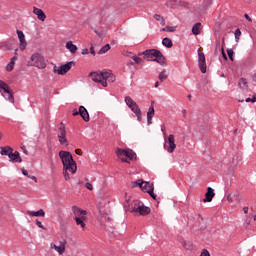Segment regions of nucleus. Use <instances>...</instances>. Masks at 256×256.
I'll return each mask as SVG.
<instances>
[{"label": "nucleus", "mask_w": 256, "mask_h": 256, "mask_svg": "<svg viewBox=\"0 0 256 256\" xmlns=\"http://www.w3.org/2000/svg\"><path fill=\"white\" fill-rule=\"evenodd\" d=\"M89 77L95 83H100L102 87H107L108 83H115V75L110 71L91 72Z\"/></svg>", "instance_id": "f257e3e1"}, {"label": "nucleus", "mask_w": 256, "mask_h": 256, "mask_svg": "<svg viewBox=\"0 0 256 256\" xmlns=\"http://www.w3.org/2000/svg\"><path fill=\"white\" fill-rule=\"evenodd\" d=\"M59 157L63 164V169L69 170V172L72 174L77 173V163L73 159V155H71V152L61 150L59 152Z\"/></svg>", "instance_id": "f03ea898"}, {"label": "nucleus", "mask_w": 256, "mask_h": 256, "mask_svg": "<svg viewBox=\"0 0 256 256\" xmlns=\"http://www.w3.org/2000/svg\"><path fill=\"white\" fill-rule=\"evenodd\" d=\"M138 55H144L147 61H156V63H158L162 67H165V65H167V63L165 62V56H163V53H161V51L157 49H148L139 53Z\"/></svg>", "instance_id": "7ed1b4c3"}, {"label": "nucleus", "mask_w": 256, "mask_h": 256, "mask_svg": "<svg viewBox=\"0 0 256 256\" xmlns=\"http://www.w3.org/2000/svg\"><path fill=\"white\" fill-rule=\"evenodd\" d=\"M72 212L75 215V221H76V225H79L81 227V229H85L86 224L85 221H87V211L77 207V206H73L72 207Z\"/></svg>", "instance_id": "20e7f679"}, {"label": "nucleus", "mask_w": 256, "mask_h": 256, "mask_svg": "<svg viewBox=\"0 0 256 256\" xmlns=\"http://www.w3.org/2000/svg\"><path fill=\"white\" fill-rule=\"evenodd\" d=\"M28 67H37L38 69H45L47 67V63H45V58L40 53H34L30 57V61H28Z\"/></svg>", "instance_id": "39448f33"}, {"label": "nucleus", "mask_w": 256, "mask_h": 256, "mask_svg": "<svg viewBox=\"0 0 256 256\" xmlns=\"http://www.w3.org/2000/svg\"><path fill=\"white\" fill-rule=\"evenodd\" d=\"M116 155H117V157H119V159H121V157H127L131 161H133V159H137V154L135 152H133V150H131V149L118 148L116 150Z\"/></svg>", "instance_id": "423d86ee"}, {"label": "nucleus", "mask_w": 256, "mask_h": 256, "mask_svg": "<svg viewBox=\"0 0 256 256\" xmlns=\"http://www.w3.org/2000/svg\"><path fill=\"white\" fill-rule=\"evenodd\" d=\"M75 67V61H70L66 64L61 65L57 68V66L54 67V73H57L58 75H65L69 71H71V68Z\"/></svg>", "instance_id": "0eeeda50"}, {"label": "nucleus", "mask_w": 256, "mask_h": 256, "mask_svg": "<svg viewBox=\"0 0 256 256\" xmlns=\"http://www.w3.org/2000/svg\"><path fill=\"white\" fill-rule=\"evenodd\" d=\"M58 141L60 145H64V147L69 145V141L67 140V131L65 130V125L63 123H61L59 127Z\"/></svg>", "instance_id": "6e6552de"}, {"label": "nucleus", "mask_w": 256, "mask_h": 256, "mask_svg": "<svg viewBox=\"0 0 256 256\" xmlns=\"http://www.w3.org/2000/svg\"><path fill=\"white\" fill-rule=\"evenodd\" d=\"M0 92L2 97H5L7 101L10 103H15V97H13V91L11 90V86H9V84L5 86Z\"/></svg>", "instance_id": "1a4fd4ad"}, {"label": "nucleus", "mask_w": 256, "mask_h": 256, "mask_svg": "<svg viewBox=\"0 0 256 256\" xmlns=\"http://www.w3.org/2000/svg\"><path fill=\"white\" fill-rule=\"evenodd\" d=\"M198 65L201 73H207V62L205 61V54L198 50Z\"/></svg>", "instance_id": "9d476101"}, {"label": "nucleus", "mask_w": 256, "mask_h": 256, "mask_svg": "<svg viewBox=\"0 0 256 256\" xmlns=\"http://www.w3.org/2000/svg\"><path fill=\"white\" fill-rule=\"evenodd\" d=\"M124 101L126 105H128L129 109L133 111V113H139V111H141V108H139V105H137V102L133 101L131 96H126Z\"/></svg>", "instance_id": "9b49d317"}, {"label": "nucleus", "mask_w": 256, "mask_h": 256, "mask_svg": "<svg viewBox=\"0 0 256 256\" xmlns=\"http://www.w3.org/2000/svg\"><path fill=\"white\" fill-rule=\"evenodd\" d=\"M16 33L18 35V39L20 43L19 44L20 50L25 51V49H27V40H25V34L21 30H17Z\"/></svg>", "instance_id": "f8f14e48"}, {"label": "nucleus", "mask_w": 256, "mask_h": 256, "mask_svg": "<svg viewBox=\"0 0 256 256\" xmlns=\"http://www.w3.org/2000/svg\"><path fill=\"white\" fill-rule=\"evenodd\" d=\"M8 158L10 163H23V159L21 158L19 151H11Z\"/></svg>", "instance_id": "ddd939ff"}, {"label": "nucleus", "mask_w": 256, "mask_h": 256, "mask_svg": "<svg viewBox=\"0 0 256 256\" xmlns=\"http://www.w3.org/2000/svg\"><path fill=\"white\" fill-rule=\"evenodd\" d=\"M153 117H155V102L152 101L147 112V123L151 125L153 123Z\"/></svg>", "instance_id": "4468645a"}, {"label": "nucleus", "mask_w": 256, "mask_h": 256, "mask_svg": "<svg viewBox=\"0 0 256 256\" xmlns=\"http://www.w3.org/2000/svg\"><path fill=\"white\" fill-rule=\"evenodd\" d=\"M32 13L37 16L38 21L43 22L45 21V19H47V15L45 14V12H43L41 8L34 6Z\"/></svg>", "instance_id": "2eb2a0df"}, {"label": "nucleus", "mask_w": 256, "mask_h": 256, "mask_svg": "<svg viewBox=\"0 0 256 256\" xmlns=\"http://www.w3.org/2000/svg\"><path fill=\"white\" fill-rule=\"evenodd\" d=\"M177 149V144H175V136L173 134H170L168 136V153H173Z\"/></svg>", "instance_id": "dca6fc26"}, {"label": "nucleus", "mask_w": 256, "mask_h": 256, "mask_svg": "<svg viewBox=\"0 0 256 256\" xmlns=\"http://www.w3.org/2000/svg\"><path fill=\"white\" fill-rule=\"evenodd\" d=\"M50 247L51 249H55L59 255H63V253H65L66 245L63 241H60L58 246L56 244L51 243Z\"/></svg>", "instance_id": "f3484780"}, {"label": "nucleus", "mask_w": 256, "mask_h": 256, "mask_svg": "<svg viewBox=\"0 0 256 256\" xmlns=\"http://www.w3.org/2000/svg\"><path fill=\"white\" fill-rule=\"evenodd\" d=\"M213 197H215V190H213L211 187H208L205 198L203 199V203H211L213 201Z\"/></svg>", "instance_id": "a211bd4d"}, {"label": "nucleus", "mask_w": 256, "mask_h": 256, "mask_svg": "<svg viewBox=\"0 0 256 256\" xmlns=\"http://www.w3.org/2000/svg\"><path fill=\"white\" fill-rule=\"evenodd\" d=\"M79 115L82 117L83 121L86 123L89 122V112L87 111V108L85 106L79 107Z\"/></svg>", "instance_id": "6ab92c4d"}, {"label": "nucleus", "mask_w": 256, "mask_h": 256, "mask_svg": "<svg viewBox=\"0 0 256 256\" xmlns=\"http://www.w3.org/2000/svg\"><path fill=\"white\" fill-rule=\"evenodd\" d=\"M140 189H142V191H145V193H152L154 187H153V184L142 181V186Z\"/></svg>", "instance_id": "aec40b11"}, {"label": "nucleus", "mask_w": 256, "mask_h": 256, "mask_svg": "<svg viewBox=\"0 0 256 256\" xmlns=\"http://www.w3.org/2000/svg\"><path fill=\"white\" fill-rule=\"evenodd\" d=\"M26 213L30 217H44L45 216V211L43 209H40L38 211H27Z\"/></svg>", "instance_id": "412c9836"}, {"label": "nucleus", "mask_w": 256, "mask_h": 256, "mask_svg": "<svg viewBox=\"0 0 256 256\" xmlns=\"http://www.w3.org/2000/svg\"><path fill=\"white\" fill-rule=\"evenodd\" d=\"M138 213L142 216L149 215V213H151V208L142 204L140 207H138Z\"/></svg>", "instance_id": "4be33fe9"}, {"label": "nucleus", "mask_w": 256, "mask_h": 256, "mask_svg": "<svg viewBox=\"0 0 256 256\" xmlns=\"http://www.w3.org/2000/svg\"><path fill=\"white\" fill-rule=\"evenodd\" d=\"M66 49L70 51V53L75 54L77 53V45L73 44V41L66 42Z\"/></svg>", "instance_id": "5701e85b"}, {"label": "nucleus", "mask_w": 256, "mask_h": 256, "mask_svg": "<svg viewBox=\"0 0 256 256\" xmlns=\"http://www.w3.org/2000/svg\"><path fill=\"white\" fill-rule=\"evenodd\" d=\"M11 151H13V148H11V146L0 147V155H6L7 157H9V155H11Z\"/></svg>", "instance_id": "b1692460"}, {"label": "nucleus", "mask_w": 256, "mask_h": 256, "mask_svg": "<svg viewBox=\"0 0 256 256\" xmlns=\"http://www.w3.org/2000/svg\"><path fill=\"white\" fill-rule=\"evenodd\" d=\"M238 86L240 87V89H242L243 91H247L249 89V86L247 85V79L245 78H241L239 80Z\"/></svg>", "instance_id": "393cba45"}, {"label": "nucleus", "mask_w": 256, "mask_h": 256, "mask_svg": "<svg viewBox=\"0 0 256 256\" xmlns=\"http://www.w3.org/2000/svg\"><path fill=\"white\" fill-rule=\"evenodd\" d=\"M192 33L193 35H199L201 33V22H198L193 25Z\"/></svg>", "instance_id": "a878e982"}, {"label": "nucleus", "mask_w": 256, "mask_h": 256, "mask_svg": "<svg viewBox=\"0 0 256 256\" xmlns=\"http://www.w3.org/2000/svg\"><path fill=\"white\" fill-rule=\"evenodd\" d=\"M162 45L167 49H171V47H173V41L171 40V38L166 37L162 40Z\"/></svg>", "instance_id": "bb28decb"}, {"label": "nucleus", "mask_w": 256, "mask_h": 256, "mask_svg": "<svg viewBox=\"0 0 256 256\" xmlns=\"http://www.w3.org/2000/svg\"><path fill=\"white\" fill-rule=\"evenodd\" d=\"M143 203L139 201H134V207L130 208V213H139V207H141Z\"/></svg>", "instance_id": "cd10ccee"}, {"label": "nucleus", "mask_w": 256, "mask_h": 256, "mask_svg": "<svg viewBox=\"0 0 256 256\" xmlns=\"http://www.w3.org/2000/svg\"><path fill=\"white\" fill-rule=\"evenodd\" d=\"M15 61H17V57L14 56L11 61L7 64L6 69L7 71H13L15 69Z\"/></svg>", "instance_id": "c85d7f7f"}, {"label": "nucleus", "mask_w": 256, "mask_h": 256, "mask_svg": "<svg viewBox=\"0 0 256 256\" xmlns=\"http://www.w3.org/2000/svg\"><path fill=\"white\" fill-rule=\"evenodd\" d=\"M176 29H177V26H166L162 28L160 31L166 32V33H175Z\"/></svg>", "instance_id": "c756f323"}, {"label": "nucleus", "mask_w": 256, "mask_h": 256, "mask_svg": "<svg viewBox=\"0 0 256 256\" xmlns=\"http://www.w3.org/2000/svg\"><path fill=\"white\" fill-rule=\"evenodd\" d=\"M109 49H111V45L106 44L104 45L98 52L99 55H104V53H107V51H109Z\"/></svg>", "instance_id": "7c9ffc66"}, {"label": "nucleus", "mask_w": 256, "mask_h": 256, "mask_svg": "<svg viewBox=\"0 0 256 256\" xmlns=\"http://www.w3.org/2000/svg\"><path fill=\"white\" fill-rule=\"evenodd\" d=\"M154 19L160 22V25H165V18L159 14L154 15Z\"/></svg>", "instance_id": "2f4dec72"}, {"label": "nucleus", "mask_w": 256, "mask_h": 256, "mask_svg": "<svg viewBox=\"0 0 256 256\" xmlns=\"http://www.w3.org/2000/svg\"><path fill=\"white\" fill-rule=\"evenodd\" d=\"M227 55H228L230 61H234L235 60V58H234L235 52L233 51V49L228 48L227 49Z\"/></svg>", "instance_id": "473e14b6"}, {"label": "nucleus", "mask_w": 256, "mask_h": 256, "mask_svg": "<svg viewBox=\"0 0 256 256\" xmlns=\"http://www.w3.org/2000/svg\"><path fill=\"white\" fill-rule=\"evenodd\" d=\"M169 76L167 74H165V70H163L162 72H160L159 74V80L163 83V81H166V79L168 78Z\"/></svg>", "instance_id": "72a5a7b5"}, {"label": "nucleus", "mask_w": 256, "mask_h": 256, "mask_svg": "<svg viewBox=\"0 0 256 256\" xmlns=\"http://www.w3.org/2000/svg\"><path fill=\"white\" fill-rule=\"evenodd\" d=\"M132 59L135 63H137V65H140V63H143V59L138 57L137 55L134 54V56H132Z\"/></svg>", "instance_id": "f704fd0d"}, {"label": "nucleus", "mask_w": 256, "mask_h": 256, "mask_svg": "<svg viewBox=\"0 0 256 256\" xmlns=\"http://www.w3.org/2000/svg\"><path fill=\"white\" fill-rule=\"evenodd\" d=\"M142 184H143V180L134 181V182H132V187L133 188L140 187V189H141Z\"/></svg>", "instance_id": "c9c22d12"}, {"label": "nucleus", "mask_w": 256, "mask_h": 256, "mask_svg": "<svg viewBox=\"0 0 256 256\" xmlns=\"http://www.w3.org/2000/svg\"><path fill=\"white\" fill-rule=\"evenodd\" d=\"M63 175H64V179L66 181H69V179H71V177L69 176V170L63 168Z\"/></svg>", "instance_id": "e433bc0d"}, {"label": "nucleus", "mask_w": 256, "mask_h": 256, "mask_svg": "<svg viewBox=\"0 0 256 256\" xmlns=\"http://www.w3.org/2000/svg\"><path fill=\"white\" fill-rule=\"evenodd\" d=\"M234 35H235L236 41H239V38L241 37V30L236 29Z\"/></svg>", "instance_id": "4c0bfd02"}, {"label": "nucleus", "mask_w": 256, "mask_h": 256, "mask_svg": "<svg viewBox=\"0 0 256 256\" xmlns=\"http://www.w3.org/2000/svg\"><path fill=\"white\" fill-rule=\"evenodd\" d=\"M130 207V204H129V198H126L125 202H124V208L126 209V211H130L131 208Z\"/></svg>", "instance_id": "58836bf2"}, {"label": "nucleus", "mask_w": 256, "mask_h": 256, "mask_svg": "<svg viewBox=\"0 0 256 256\" xmlns=\"http://www.w3.org/2000/svg\"><path fill=\"white\" fill-rule=\"evenodd\" d=\"M123 55H124L125 57H129L130 59H133V56H134L135 54H133V52L126 51V52H123Z\"/></svg>", "instance_id": "ea45409f"}, {"label": "nucleus", "mask_w": 256, "mask_h": 256, "mask_svg": "<svg viewBox=\"0 0 256 256\" xmlns=\"http://www.w3.org/2000/svg\"><path fill=\"white\" fill-rule=\"evenodd\" d=\"M85 187L88 191H93V184H91V182H86Z\"/></svg>", "instance_id": "a19ab883"}, {"label": "nucleus", "mask_w": 256, "mask_h": 256, "mask_svg": "<svg viewBox=\"0 0 256 256\" xmlns=\"http://www.w3.org/2000/svg\"><path fill=\"white\" fill-rule=\"evenodd\" d=\"M221 53H222V57H223L224 61H227V54L225 53V48L223 46L221 48Z\"/></svg>", "instance_id": "79ce46f5"}, {"label": "nucleus", "mask_w": 256, "mask_h": 256, "mask_svg": "<svg viewBox=\"0 0 256 256\" xmlns=\"http://www.w3.org/2000/svg\"><path fill=\"white\" fill-rule=\"evenodd\" d=\"M7 83L3 80H0V89L2 90L3 88L7 87Z\"/></svg>", "instance_id": "37998d69"}, {"label": "nucleus", "mask_w": 256, "mask_h": 256, "mask_svg": "<svg viewBox=\"0 0 256 256\" xmlns=\"http://www.w3.org/2000/svg\"><path fill=\"white\" fill-rule=\"evenodd\" d=\"M7 83L3 80H0V89L2 90L3 88L7 87Z\"/></svg>", "instance_id": "c03bdc74"}, {"label": "nucleus", "mask_w": 256, "mask_h": 256, "mask_svg": "<svg viewBox=\"0 0 256 256\" xmlns=\"http://www.w3.org/2000/svg\"><path fill=\"white\" fill-rule=\"evenodd\" d=\"M36 225H37V227H39L40 229H45V226H43V223H41V221H36Z\"/></svg>", "instance_id": "a18cd8bd"}, {"label": "nucleus", "mask_w": 256, "mask_h": 256, "mask_svg": "<svg viewBox=\"0 0 256 256\" xmlns=\"http://www.w3.org/2000/svg\"><path fill=\"white\" fill-rule=\"evenodd\" d=\"M81 54L82 55H89V49H87V48L82 49Z\"/></svg>", "instance_id": "49530a36"}, {"label": "nucleus", "mask_w": 256, "mask_h": 256, "mask_svg": "<svg viewBox=\"0 0 256 256\" xmlns=\"http://www.w3.org/2000/svg\"><path fill=\"white\" fill-rule=\"evenodd\" d=\"M137 117V121H141L142 117H141V110H139V113H134Z\"/></svg>", "instance_id": "de8ad7c7"}, {"label": "nucleus", "mask_w": 256, "mask_h": 256, "mask_svg": "<svg viewBox=\"0 0 256 256\" xmlns=\"http://www.w3.org/2000/svg\"><path fill=\"white\" fill-rule=\"evenodd\" d=\"M21 171H22V174L25 175V177H29V172L25 168H22Z\"/></svg>", "instance_id": "09e8293b"}, {"label": "nucleus", "mask_w": 256, "mask_h": 256, "mask_svg": "<svg viewBox=\"0 0 256 256\" xmlns=\"http://www.w3.org/2000/svg\"><path fill=\"white\" fill-rule=\"evenodd\" d=\"M227 201L228 203H233V196H231V194L227 196Z\"/></svg>", "instance_id": "8fccbe9b"}, {"label": "nucleus", "mask_w": 256, "mask_h": 256, "mask_svg": "<svg viewBox=\"0 0 256 256\" xmlns=\"http://www.w3.org/2000/svg\"><path fill=\"white\" fill-rule=\"evenodd\" d=\"M148 193H149L150 197H152V199H157V195H155L153 190H152V192H148Z\"/></svg>", "instance_id": "3c124183"}, {"label": "nucleus", "mask_w": 256, "mask_h": 256, "mask_svg": "<svg viewBox=\"0 0 256 256\" xmlns=\"http://www.w3.org/2000/svg\"><path fill=\"white\" fill-rule=\"evenodd\" d=\"M245 19H247V21H249L250 23L253 21V19H251V17H249V14H244Z\"/></svg>", "instance_id": "603ef678"}, {"label": "nucleus", "mask_w": 256, "mask_h": 256, "mask_svg": "<svg viewBox=\"0 0 256 256\" xmlns=\"http://www.w3.org/2000/svg\"><path fill=\"white\" fill-rule=\"evenodd\" d=\"M28 179H32V181H35L37 183V177L28 175Z\"/></svg>", "instance_id": "864d4df0"}, {"label": "nucleus", "mask_w": 256, "mask_h": 256, "mask_svg": "<svg viewBox=\"0 0 256 256\" xmlns=\"http://www.w3.org/2000/svg\"><path fill=\"white\" fill-rule=\"evenodd\" d=\"M72 115L74 117H77V115H79V110L77 111V109H74L73 112H72Z\"/></svg>", "instance_id": "5fc2aeb1"}, {"label": "nucleus", "mask_w": 256, "mask_h": 256, "mask_svg": "<svg viewBox=\"0 0 256 256\" xmlns=\"http://www.w3.org/2000/svg\"><path fill=\"white\" fill-rule=\"evenodd\" d=\"M90 53H91V55H96L95 48L93 46L90 47Z\"/></svg>", "instance_id": "6e6d98bb"}, {"label": "nucleus", "mask_w": 256, "mask_h": 256, "mask_svg": "<svg viewBox=\"0 0 256 256\" xmlns=\"http://www.w3.org/2000/svg\"><path fill=\"white\" fill-rule=\"evenodd\" d=\"M243 212L247 215V213H249V207H247V206L244 207L243 208Z\"/></svg>", "instance_id": "4d7b16f0"}, {"label": "nucleus", "mask_w": 256, "mask_h": 256, "mask_svg": "<svg viewBox=\"0 0 256 256\" xmlns=\"http://www.w3.org/2000/svg\"><path fill=\"white\" fill-rule=\"evenodd\" d=\"M251 103H256V95L255 94L251 98Z\"/></svg>", "instance_id": "13d9d810"}, {"label": "nucleus", "mask_w": 256, "mask_h": 256, "mask_svg": "<svg viewBox=\"0 0 256 256\" xmlns=\"http://www.w3.org/2000/svg\"><path fill=\"white\" fill-rule=\"evenodd\" d=\"M120 159H121L122 163H129V160H127V158L121 157Z\"/></svg>", "instance_id": "bf43d9fd"}, {"label": "nucleus", "mask_w": 256, "mask_h": 256, "mask_svg": "<svg viewBox=\"0 0 256 256\" xmlns=\"http://www.w3.org/2000/svg\"><path fill=\"white\" fill-rule=\"evenodd\" d=\"M252 81L256 83V72L252 75Z\"/></svg>", "instance_id": "052dcab7"}, {"label": "nucleus", "mask_w": 256, "mask_h": 256, "mask_svg": "<svg viewBox=\"0 0 256 256\" xmlns=\"http://www.w3.org/2000/svg\"><path fill=\"white\" fill-rule=\"evenodd\" d=\"M75 153H76L77 155H81V150L77 149V150H75Z\"/></svg>", "instance_id": "680f3d73"}, {"label": "nucleus", "mask_w": 256, "mask_h": 256, "mask_svg": "<svg viewBox=\"0 0 256 256\" xmlns=\"http://www.w3.org/2000/svg\"><path fill=\"white\" fill-rule=\"evenodd\" d=\"M245 101L246 103H251V98H246Z\"/></svg>", "instance_id": "e2e57ef3"}, {"label": "nucleus", "mask_w": 256, "mask_h": 256, "mask_svg": "<svg viewBox=\"0 0 256 256\" xmlns=\"http://www.w3.org/2000/svg\"><path fill=\"white\" fill-rule=\"evenodd\" d=\"M23 152H24L25 155H29V151L24 150Z\"/></svg>", "instance_id": "0e129e2a"}, {"label": "nucleus", "mask_w": 256, "mask_h": 256, "mask_svg": "<svg viewBox=\"0 0 256 256\" xmlns=\"http://www.w3.org/2000/svg\"><path fill=\"white\" fill-rule=\"evenodd\" d=\"M155 87H159V82H155Z\"/></svg>", "instance_id": "69168bd1"}, {"label": "nucleus", "mask_w": 256, "mask_h": 256, "mask_svg": "<svg viewBox=\"0 0 256 256\" xmlns=\"http://www.w3.org/2000/svg\"><path fill=\"white\" fill-rule=\"evenodd\" d=\"M94 33H96V35H99V32L97 30H94Z\"/></svg>", "instance_id": "338daca9"}, {"label": "nucleus", "mask_w": 256, "mask_h": 256, "mask_svg": "<svg viewBox=\"0 0 256 256\" xmlns=\"http://www.w3.org/2000/svg\"><path fill=\"white\" fill-rule=\"evenodd\" d=\"M188 99H191V95H188Z\"/></svg>", "instance_id": "774afa93"}]
</instances>
